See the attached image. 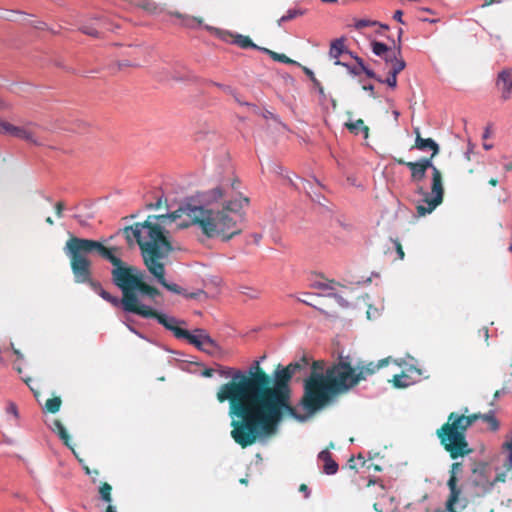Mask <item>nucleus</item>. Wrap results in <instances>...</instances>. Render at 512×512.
Segmentation results:
<instances>
[{"mask_svg":"<svg viewBox=\"0 0 512 512\" xmlns=\"http://www.w3.org/2000/svg\"><path fill=\"white\" fill-rule=\"evenodd\" d=\"M305 13H306L305 9L291 8V9H288L286 14L282 16V20L290 21V20L295 19L298 16L304 15Z\"/></svg>","mask_w":512,"mask_h":512,"instance_id":"nucleus-34","label":"nucleus"},{"mask_svg":"<svg viewBox=\"0 0 512 512\" xmlns=\"http://www.w3.org/2000/svg\"><path fill=\"white\" fill-rule=\"evenodd\" d=\"M334 65L345 67L347 72L352 76L360 75V70L356 66H352L346 62H342L341 60L334 61Z\"/></svg>","mask_w":512,"mask_h":512,"instance_id":"nucleus-37","label":"nucleus"},{"mask_svg":"<svg viewBox=\"0 0 512 512\" xmlns=\"http://www.w3.org/2000/svg\"><path fill=\"white\" fill-rule=\"evenodd\" d=\"M362 89L364 91L369 92L371 97H373V98L377 97L375 92H374V85L373 84H364V85H362Z\"/></svg>","mask_w":512,"mask_h":512,"instance_id":"nucleus-49","label":"nucleus"},{"mask_svg":"<svg viewBox=\"0 0 512 512\" xmlns=\"http://www.w3.org/2000/svg\"><path fill=\"white\" fill-rule=\"evenodd\" d=\"M479 418L487 422L491 430H498L499 422L495 418L493 411L483 415L473 414L470 416L459 415L453 412L448 416L447 422L437 430L436 434L441 445L452 459L464 457L472 452L466 440V431Z\"/></svg>","mask_w":512,"mask_h":512,"instance_id":"nucleus-7","label":"nucleus"},{"mask_svg":"<svg viewBox=\"0 0 512 512\" xmlns=\"http://www.w3.org/2000/svg\"><path fill=\"white\" fill-rule=\"evenodd\" d=\"M268 384H272V378L262 371L260 361H255L244 372L241 383H225L216 393L220 403L229 402V416L233 427L231 436L242 447L253 444L254 409L259 406L263 390Z\"/></svg>","mask_w":512,"mask_h":512,"instance_id":"nucleus-3","label":"nucleus"},{"mask_svg":"<svg viewBox=\"0 0 512 512\" xmlns=\"http://www.w3.org/2000/svg\"><path fill=\"white\" fill-rule=\"evenodd\" d=\"M392 382L396 388H405L412 383L410 378L405 374L395 375Z\"/></svg>","mask_w":512,"mask_h":512,"instance_id":"nucleus-31","label":"nucleus"},{"mask_svg":"<svg viewBox=\"0 0 512 512\" xmlns=\"http://www.w3.org/2000/svg\"><path fill=\"white\" fill-rule=\"evenodd\" d=\"M387 357L375 362L358 360L354 362L350 356H339V359L325 373L319 363H314L310 375L304 382V395L300 407L313 416L323 409L335 396L349 391L360 381L366 380L390 362Z\"/></svg>","mask_w":512,"mask_h":512,"instance_id":"nucleus-2","label":"nucleus"},{"mask_svg":"<svg viewBox=\"0 0 512 512\" xmlns=\"http://www.w3.org/2000/svg\"><path fill=\"white\" fill-rule=\"evenodd\" d=\"M111 274L113 284L122 292V298L111 295L107 302L114 307H121L126 313H133L141 317L151 316L152 313L141 299L148 297L158 304L156 298L160 295V291L145 282L146 275H128L120 269L111 271Z\"/></svg>","mask_w":512,"mask_h":512,"instance_id":"nucleus-6","label":"nucleus"},{"mask_svg":"<svg viewBox=\"0 0 512 512\" xmlns=\"http://www.w3.org/2000/svg\"><path fill=\"white\" fill-rule=\"evenodd\" d=\"M318 459L324 462L323 472L326 475H334L338 471V464L333 460L331 453L325 449L319 452Z\"/></svg>","mask_w":512,"mask_h":512,"instance_id":"nucleus-16","label":"nucleus"},{"mask_svg":"<svg viewBox=\"0 0 512 512\" xmlns=\"http://www.w3.org/2000/svg\"><path fill=\"white\" fill-rule=\"evenodd\" d=\"M200 342L206 343L208 345H215V340L210 337L205 329L196 328L193 332H191Z\"/></svg>","mask_w":512,"mask_h":512,"instance_id":"nucleus-25","label":"nucleus"},{"mask_svg":"<svg viewBox=\"0 0 512 512\" xmlns=\"http://www.w3.org/2000/svg\"><path fill=\"white\" fill-rule=\"evenodd\" d=\"M491 135V130H490V126H487L483 132V135H482V138L483 139H487L489 138Z\"/></svg>","mask_w":512,"mask_h":512,"instance_id":"nucleus-63","label":"nucleus"},{"mask_svg":"<svg viewBox=\"0 0 512 512\" xmlns=\"http://www.w3.org/2000/svg\"><path fill=\"white\" fill-rule=\"evenodd\" d=\"M377 315H378V311L376 309L374 310V312H372L371 307L367 310V318L368 319L375 318Z\"/></svg>","mask_w":512,"mask_h":512,"instance_id":"nucleus-60","label":"nucleus"},{"mask_svg":"<svg viewBox=\"0 0 512 512\" xmlns=\"http://www.w3.org/2000/svg\"><path fill=\"white\" fill-rule=\"evenodd\" d=\"M50 429L57 433L59 438L64 442V444L69 447L73 454L78 458L76 451L73 449L72 444L70 442V435L68 434L66 428L59 420H54L50 425Z\"/></svg>","mask_w":512,"mask_h":512,"instance_id":"nucleus-17","label":"nucleus"},{"mask_svg":"<svg viewBox=\"0 0 512 512\" xmlns=\"http://www.w3.org/2000/svg\"><path fill=\"white\" fill-rule=\"evenodd\" d=\"M180 339L187 340L189 344L195 346L198 350L213 355V351L207 347L208 344L200 342L191 332L185 330L184 335Z\"/></svg>","mask_w":512,"mask_h":512,"instance_id":"nucleus-22","label":"nucleus"},{"mask_svg":"<svg viewBox=\"0 0 512 512\" xmlns=\"http://www.w3.org/2000/svg\"><path fill=\"white\" fill-rule=\"evenodd\" d=\"M147 309L152 313V315L148 316L147 318H155L159 324L163 325L167 330L171 331L177 339H180L181 336L184 335L185 329H182L179 327V325L186 324L185 321L179 320L165 313L157 312L153 310L149 305H147Z\"/></svg>","mask_w":512,"mask_h":512,"instance_id":"nucleus-11","label":"nucleus"},{"mask_svg":"<svg viewBox=\"0 0 512 512\" xmlns=\"http://www.w3.org/2000/svg\"><path fill=\"white\" fill-rule=\"evenodd\" d=\"M266 120H273L275 123L281 125L283 128H286V125L280 120L279 116L274 114L272 111L268 109H263L260 114Z\"/></svg>","mask_w":512,"mask_h":512,"instance_id":"nucleus-36","label":"nucleus"},{"mask_svg":"<svg viewBox=\"0 0 512 512\" xmlns=\"http://www.w3.org/2000/svg\"><path fill=\"white\" fill-rule=\"evenodd\" d=\"M315 287L322 289V290H332L333 289V287L329 283H324V282L316 283Z\"/></svg>","mask_w":512,"mask_h":512,"instance_id":"nucleus-53","label":"nucleus"},{"mask_svg":"<svg viewBox=\"0 0 512 512\" xmlns=\"http://www.w3.org/2000/svg\"><path fill=\"white\" fill-rule=\"evenodd\" d=\"M238 189L237 179L231 182L223 181L202 194L203 204L182 202L175 211L162 215H149L145 222L125 227L121 233L129 244L136 240L141 249L144 264L157 282L168 291L182 295L184 294L182 287L166 281L165 266L159 261L166 258L173 249L166 235L165 226L186 215L191 223L208 238L229 241L241 233L242 229L239 226L243 219L241 210L249 203V199L243 197Z\"/></svg>","mask_w":512,"mask_h":512,"instance_id":"nucleus-1","label":"nucleus"},{"mask_svg":"<svg viewBox=\"0 0 512 512\" xmlns=\"http://www.w3.org/2000/svg\"><path fill=\"white\" fill-rule=\"evenodd\" d=\"M302 367H303V365L300 362H294V363H290L288 366L283 367V368L292 377Z\"/></svg>","mask_w":512,"mask_h":512,"instance_id":"nucleus-44","label":"nucleus"},{"mask_svg":"<svg viewBox=\"0 0 512 512\" xmlns=\"http://www.w3.org/2000/svg\"><path fill=\"white\" fill-rule=\"evenodd\" d=\"M315 184H313L311 181L309 180H304V179H301V182H302V185H303V190L307 193V195L313 200V201H316L318 203H320V198L322 197L319 193H317L316 191H314V186H318V187H322L321 183L319 182L318 179L316 178H313Z\"/></svg>","mask_w":512,"mask_h":512,"instance_id":"nucleus-21","label":"nucleus"},{"mask_svg":"<svg viewBox=\"0 0 512 512\" xmlns=\"http://www.w3.org/2000/svg\"><path fill=\"white\" fill-rule=\"evenodd\" d=\"M393 160L399 165H405L409 168L411 172V182L414 184H419L426 176V171L420 165L418 161L407 162L401 158L393 157Z\"/></svg>","mask_w":512,"mask_h":512,"instance_id":"nucleus-13","label":"nucleus"},{"mask_svg":"<svg viewBox=\"0 0 512 512\" xmlns=\"http://www.w3.org/2000/svg\"><path fill=\"white\" fill-rule=\"evenodd\" d=\"M218 374L226 379L230 378L231 382L241 383L244 379V372L232 367H221Z\"/></svg>","mask_w":512,"mask_h":512,"instance_id":"nucleus-20","label":"nucleus"},{"mask_svg":"<svg viewBox=\"0 0 512 512\" xmlns=\"http://www.w3.org/2000/svg\"><path fill=\"white\" fill-rule=\"evenodd\" d=\"M414 133L416 134L415 138V148L420 151H426L431 150L432 151V157H435L439 151L440 147L438 143L433 140L432 138H422L420 135L419 128H414Z\"/></svg>","mask_w":512,"mask_h":512,"instance_id":"nucleus-14","label":"nucleus"},{"mask_svg":"<svg viewBox=\"0 0 512 512\" xmlns=\"http://www.w3.org/2000/svg\"><path fill=\"white\" fill-rule=\"evenodd\" d=\"M208 83L218 87L223 92H225V93H227V94H229L231 96H236V90L233 87L229 86V85H224V84H221L219 82L212 81V80L208 81Z\"/></svg>","mask_w":512,"mask_h":512,"instance_id":"nucleus-39","label":"nucleus"},{"mask_svg":"<svg viewBox=\"0 0 512 512\" xmlns=\"http://www.w3.org/2000/svg\"><path fill=\"white\" fill-rule=\"evenodd\" d=\"M61 403H62V401H61L60 397H54V398L48 399L45 404L44 410H46L50 413H57L60 410Z\"/></svg>","mask_w":512,"mask_h":512,"instance_id":"nucleus-30","label":"nucleus"},{"mask_svg":"<svg viewBox=\"0 0 512 512\" xmlns=\"http://www.w3.org/2000/svg\"><path fill=\"white\" fill-rule=\"evenodd\" d=\"M392 42L394 44V49L390 48V52H387V54H385L384 56L381 57L386 63H391V64L401 54V45H396L395 40H392Z\"/></svg>","mask_w":512,"mask_h":512,"instance_id":"nucleus-29","label":"nucleus"},{"mask_svg":"<svg viewBox=\"0 0 512 512\" xmlns=\"http://www.w3.org/2000/svg\"><path fill=\"white\" fill-rule=\"evenodd\" d=\"M207 347L213 351V355H215L216 353H218L220 351V346L217 344L216 341H215V345H207Z\"/></svg>","mask_w":512,"mask_h":512,"instance_id":"nucleus-61","label":"nucleus"},{"mask_svg":"<svg viewBox=\"0 0 512 512\" xmlns=\"http://www.w3.org/2000/svg\"><path fill=\"white\" fill-rule=\"evenodd\" d=\"M372 52L375 56L382 57L387 52H390V47L383 42L372 41L371 42Z\"/></svg>","mask_w":512,"mask_h":512,"instance_id":"nucleus-26","label":"nucleus"},{"mask_svg":"<svg viewBox=\"0 0 512 512\" xmlns=\"http://www.w3.org/2000/svg\"><path fill=\"white\" fill-rule=\"evenodd\" d=\"M345 52H348V49L344 45V38H337L331 42L329 56L330 58L336 60H340L339 57Z\"/></svg>","mask_w":512,"mask_h":512,"instance_id":"nucleus-19","label":"nucleus"},{"mask_svg":"<svg viewBox=\"0 0 512 512\" xmlns=\"http://www.w3.org/2000/svg\"><path fill=\"white\" fill-rule=\"evenodd\" d=\"M474 145L471 142H468V148L467 151L464 153V157L467 161L471 160V154L473 152Z\"/></svg>","mask_w":512,"mask_h":512,"instance_id":"nucleus-51","label":"nucleus"},{"mask_svg":"<svg viewBox=\"0 0 512 512\" xmlns=\"http://www.w3.org/2000/svg\"><path fill=\"white\" fill-rule=\"evenodd\" d=\"M462 471V464L454 462L450 469V478L447 485L450 490L449 498L446 501V509L449 512H460L467 506V500L461 498V490L457 487V474Z\"/></svg>","mask_w":512,"mask_h":512,"instance_id":"nucleus-9","label":"nucleus"},{"mask_svg":"<svg viewBox=\"0 0 512 512\" xmlns=\"http://www.w3.org/2000/svg\"><path fill=\"white\" fill-rule=\"evenodd\" d=\"M432 155L429 158H421L417 160L420 165L427 172L428 169L432 171V194L433 198L431 199L430 207L426 210V212L434 211L442 202L444 197V187L442 174L440 170L433 164Z\"/></svg>","mask_w":512,"mask_h":512,"instance_id":"nucleus-10","label":"nucleus"},{"mask_svg":"<svg viewBox=\"0 0 512 512\" xmlns=\"http://www.w3.org/2000/svg\"><path fill=\"white\" fill-rule=\"evenodd\" d=\"M395 245H396V250H397V254L399 256L400 259H403L404 258V252L402 250V247L400 245L399 242H395Z\"/></svg>","mask_w":512,"mask_h":512,"instance_id":"nucleus-59","label":"nucleus"},{"mask_svg":"<svg viewBox=\"0 0 512 512\" xmlns=\"http://www.w3.org/2000/svg\"><path fill=\"white\" fill-rule=\"evenodd\" d=\"M130 66H138L137 64H132L130 61L128 60H123V61H118L117 62V67L119 70L125 68V67H130Z\"/></svg>","mask_w":512,"mask_h":512,"instance_id":"nucleus-50","label":"nucleus"},{"mask_svg":"<svg viewBox=\"0 0 512 512\" xmlns=\"http://www.w3.org/2000/svg\"><path fill=\"white\" fill-rule=\"evenodd\" d=\"M403 12L401 10H396L393 14V19L396 20L399 23L404 24V21L402 19Z\"/></svg>","mask_w":512,"mask_h":512,"instance_id":"nucleus-52","label":"nucleus"},{"mask_svg":"<svg viewBox=\"0 0 512 512\" xmlns=\"http://www.w3.org/2000/svg\"><path fill=\"white\" fill-rule=\"evenodd\" d=\"M373 79L379 83L388 85L390 88H395L397 86V74L392 73V71H389L388 77L386 79H382L380 76Z\"/></svg>","mask_w":512,"mask_h":512,"instance_id":"nucleus-33","label":"nucleus"},{"mask_svg":"<svg viewBox=\"0 0 512 512\" xmlns=\"http://www.w3.org/2000/svg\"><path fill=\"white\" fill-rule=\"evenodd\" d=\"M496 85L501 90L502 99H510L512 97V70L504 69L499 72Z\"/></svg>","mask_w":512,"mask_h":512,"instance_id":"nucleus-12","label":"nucleus"},{"mask_svg":"<svg viewBox=\"0 0 512 512\" xmlns=\"http://www.w3.org/2000/svg\"><path fill=\"white\" fill-rule=\"evenodd\" d=\"M417 193L423 197V203L417 206V214L419 216H425L427 214L432 213L433 211L426 212L428 207H430L431 199L433 198L432 191L427 192L422 186L417 187Z\"/></svg>","mask_w":512,"mask_h":512,"instance_id":"nucleus-18","label":"nucleus"},{"mask_svg":"<svg viewBox=\"0 0 512 512\" xmlns=\"http://www.w3.org/2000/svg\"><path fill=\"white\" fill-rule=\"evenodd\" d=\"M79 31H81L83 34H86L88 36H92L95 38L99 37V32L94 27H92L91 25H89L87 23L82 24L79 27Z\"/></svg>","mask_w":512,"mask_h":512,"instance_id":"nucleus-38","label":"nucleus"},{"mask_svg":"<svg viewBox=\"0 0 512 512\" xmlns=\"http://www.w3.org/2000/svg\"><path fill=\"white\" fill-rule=\"evenodd\" d=\"M328 297L334 298L336 302L343 308L349 307V302L345 300L340 294L335 292H330L327 295Z\"/></svg>","mask_w":512,"mask_h":512,"instance_id":"nucleus-43","label":"nucleus"},{"mask_svg":"<svg viewBox=\"0 0 512 512\" xmlns=\"http://www.w3.org/2000/svg\"><path fill=\"white\" fill-rule=\"evenodd\" d=\"M377 21L368 20V19H359L355 22L354 27L358 30L363 29L368 26H375L377 25Z\"/></svg>","mask_w":512,"mask_h":512,"instance_id":"nucleus-42","label":"nucleus"},{"mask_svg":"<svg viewBox=\"0 0 512 512\" xmlns=\"http://www.w3.org/2000/svg\"><path fill=\"white\" fill-rule=\"evenodd\" d=\"M87 283L102 299H104L105 301L109 300L111 294L105 291L99 283L92 281L91 277L89 278V281Z\"/></svg>","mask_w":512,"mask_h":512,"instance_id":"nucleus-32","label":"nucleus"},{"mask_svg":"<svg viewBox=\"0 0 512 512\" xmlns=\"http://www.w3.org/2000/svg\"><path fill=\"white\" fill-rule=\"evenodd\" d=\"M292 377L278 365L273 373L272 384H268L263 390V396L259 406L254 409V423L252 426L253 443L260 438L275 434L277 426L282 420L283 411H288L291 416L300 422L308 420L306 412L298 414L289 406L290 397L289 381Z\"/></svg>","mask_w":512,"mask_h":512,"instance_id":"nucleus-4","label":"nucleus"},{"mask_svg":"<svg viewBox=\"0 0 512 512\" xmlns=\"http://www.w3.org/2000/svg\"><path fill=\"white\" fill-rule=\"evenodd\" d=\"M355 61L357 63L356 67L360 70V73H365V75L371 79L378 78V75L371 68L366 66L364 60L361 57L355 56Z\"/></svg>","mask_w":512,"mask_h":512,"instance_id":"nucleus-27","label":"nucleus"},{"mask_svg":"<svg viewBox=\"0 0 512 512\" xmlns=\"http://www.w3.org/2000/svg\"><path fill=\"white\" fill-rule=\"evenodd\" d=\"M11 136H13L15 138L22 139V140H26V141L34 143V144H37V141H36L33 133H31L24 127L16 126L14 129V132Z\"/></svg>","mask_w":512,"mask_h":512,"instance_id":"nucleus-23","label":"nucleus"},{"mask_svg":"<svg viewBox=\"0 0 512 512\" xmlns=\"http://www.w3.org/2000/svg\"><path fill=\"white\" fill-rule=\"evenodd\" d=\"M299 491L304 493L305 498L310 496V489L305 484L300 485Z\"/></svg>","mask_w":512,"mask_h":512,"instance_id":"nucleus-56","label":"nucleus"},{"mask_svg":"<svg viewBox=\"0 0 512 512\" xmlns=\"http://www.w3.org/2000/svg\"><path fill=\"white\" fill-rule=\"evenodd\" d=\"M253 113L257 114V115H260L261 112H262V109H260L257 105L255 104H251V106L249 107Z\"/></svg>","mask_w":512,"mask_h":512,"instance_id":"nucleus-62","label":"nucleus"},{"mask_svg":"<svg viewBox=\"0 0 512 512\" xmlns=\"http://www.w3.org/2000/svg\"><path fill=\"white\" fill-rule=\"evenodd\" d=\"M123 323L132 333H136V329L133 327V325L130 324V318L127 317L125 320H123Z\"/></svg>","mask_w":512,"mask_h":512,"instance_id":"nucleus-58","label":"nucleus"},{"mask_svg":"<svg viewBox=\"0 0 512 512\" xmlns=\"http://www.w3.org/2000/svg\"><path fill=\"white\" fill-rule=\"evenodd\" d=\"M63 250L70 259L71 270L76 283L89 281L91 263L86 255L94 251L113 265L112 271L120 269L128 275H145L144 271L136 267L124 266L121 259L114 255L112 249L106 248L99 241L72 236L67 240Z\"/></svg>","mask_w":512,"mask_h":512,"instance_id":"nucleus-5","label":"nucleus"},{"mask_svg":"<svg viewBox=\"0 0 512 512\" xmlns=\"http://www.w3.org/2000/svg\"><path fill=\"white\" fill-rule=\"evenodd\" d=\"M15 127V125H12L0 119V134H7L11 136L14 132Z\"/></svg>","mask_w":512,"mask_h":512,"instance_id":"nucleus-41","label":"nucleus"},{"mask_svg":"<svg viewBox=\"0 0 512 512\" xmlns=\"http://www.w3.org/2000/svg\"><path fill=\"white\" fill-rule=\"evenodd\" d=\"M347 115L349 116V120L344 124V127L355 135L361 132L364 138L367 139L369 137V127L364 124V121L362 119L352 121L351 112L348 111Z\"/></svg>","mask_w":512,"mask_h":512,"instance_id":"nucleus-15","label":"nucleus"},{"mask_svg":"<svg viewBox=\"0 0 512 512\" xmlns=\"http://www.w3.org/2000/svg\"><path fill=\"white\" fill-rule=\"evenodd\" d=\"M72 217L82 226H86L88 224L87 221L79 214H74Z\"/></svg>","mask_w":512,"mask_h":512,"instance_id":"nucleus-55","label":"nucleus"},{"mask_svg":"<svg viewBox=\"0 0 512 512\" xmlns=\"http://www.w3.org/2000/svg\"><path fill=\"white\" fill-rule=\"evenodd\" d=\"M233 43L237 44L238 46H240L243 49L253 48V49L259 50V48H260L255 43H253L252 40L248 36H244L241 34L235 35Z\"/></svg>","mask_w":512,"mask_h":512,"instance_id":"nucleus-24","label":"nucleus"},{"mask_svg":"<svg viewBox=\"0 0 512 512\" xmlns=\"http://www.w3.org/2000/svg\"><path fill=\"white\" fill-rule=\"evenodd\" d=\"M405 67L406 62L403 59L397 57V59L392 63V68L390 71L398 75L402 70L405 69Z\"/></svg>","mask_w":512,"mask_h":512,"instance_id":"nucleus-40","label":"nucleus"},{"mask_svg":"<svg viewBox=\"0 0 512 512\" xmlns=\"http://www.w3.org/2000/svg\"><path fill=\"white\" fill-rule=\"evenodd\" d=\"M163 196L159 197L155 203H149L146 205V208L149 210L159 209L162 205Z\"/></svg>","mask_w":512,"mask_h":512,"instance_id":"nucleus-47","label":"nucleus"},{"mask_svg":"<svg viewBox=\"0 0 512 512\" xmlns=\"http://www.w3.org/2000/svg\"><path fill=\"white\" fill-rule=\"evenodd\" d=\"M259 50L270 55V57L275 61L286 64L295 63V61L287 57L285 54H279L267 48H259Z\"/></svg>","mask_w":512,"mask_h":512,"instance_id":"nucleus-28","label":"nucleus"},{"mask_svg":"<svg viewBox=\"0 0 512 512\" xmlns=\"http://www.w3.org/2000/svg\"><path fill=\"white\" fill-rule=\"evenodd\" d=\"M510 470L503 464L479 462L472 469L470 484L478 497L490 494L500 483H505Z\"/></svg>","mask_w":512,"mask_h":512,"instance_id":"nucleus-8","label":"nucleus"},{"mask_svg":"<svg viewBox=\"0 0 512 512\" xmlns=\"http://www.w3.org/2000/svg\"><path fill=\"white\" fill-rule=\"evenodd\" d=\"M313 84L314 87L317 89L320 98L324 100L326 98V94L321 83L316 78H313Z\"/></svg>","mask_w":512,"mask_h":512,"instance_id":"nucleus-45","label":"nucleus"},{"mask_svg":"<svg viewBox=\"0 0 512 512\" xmlns=\"http://www.w3.org/2000/svg\"><path fill=\"white\" fill-rule=\"evenodd\" d=\"M243 294L247 295L248 297L250 298H256L257 297V293L252 291L250 288L248 287H245L244 290L242 291Z\"/></svg>","mask_w":512,"mask_h":512,"instance_id":"nucleus-54","label":"nucleus"},{"mask_svg":"<svg viewBox=\"0 0 512 512\" xmlns=\"http://www.w3.org/2000/svg\"><path fill=\"white\" fill-rule=\"evenodd\" d=\"M304 71L306 75L310 78V80L313 82V78H316L313 71L308 68H305Z\"/></svg>","mask_w":512,"mask_h":512,"instance_id":"nucleus-64","label":"nucleus"},{"mask_svg":"<svg viewBox=\"0 0 512 512\" xmlns=\"http://www.w3.org/2000/svg\"><path fill=\"white\" fill-rule=\"evenodd\" d=\"M6 412L8 414L13 415L15 418H18V416H19L17 406L13 402H10L8 404V406L6 408Z\"/></svg>","mask_w":512,"mask_h":512,"instance_id":"nucleus-46","label":"nucleus"},{"mask_svg":"<svg viewBox=\"0 0 512 512\" xmlns=\"http://www.w3.org/2000/svg\"><path fill=\"white\" fill-rule=\"evenodd\" d=\"M213 374H214V370L212 368H207V369H205L204 371L201 372V375L203 377H207V378L212 377Z\"/></svg>","mask_w":512,"mask_h":512,"instance_id":"nucleus-57","label":"nucleus"},{"mask_svg":"<svg viewBox=\"0 0 512 512\" xmlns=\"http://www.w3.org/2000/svg\"><path fill=\"white\" fill-rule=\"evenodd\" d=\"M64 209H65V206H64V204L62 202L56 203L55 211H56L57 217H59V218L63 217Z\"/></svg>","mask_w":512,"mask_h":512,"instance_id":"nucleus-48","label":"nucleus"},{"mask_svg":"<svg viewBox=\"0 0 512 512\" xmlns=\"http://www.w3.org/2000/svg\"><path fill=\"white\" fill-rule=\"evenodd\" d=\"M111 490H112V487L110 484L104 483L101 485V487L99 489V493H100L101 499L103 501L108 502V503H110L112 501Z\"/></svg>","mask_w":512,"mask_h":512,"instance_id":"nucleus-35","label":"nucleus"}]
</instances>
